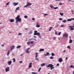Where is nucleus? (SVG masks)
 I'll return each instance as SVG.
<instances>
[{
	"mask_svg": "<svg viewBox=\"0 0 74 74\" xmlns=\"http://www.w3.org/2000/svg\"><path fill=\"white\" fill-rule=\"evenodd\" d=\"M20 15H18L17 17L15 18V19L16 21V23H18V22H21L22 20L21 18H19Z\"/></svg>",
	"mask_w": 74,
	"mask_h": 74,
	"instance_id": "1",
	"label": "nucleus"
},
{
	"mask_svg": "<svg viewBox=\"0 0 74 74\" xmlns=\"http://www.w3.org/2000/svg\"><path fill=\"white\" fill-rule=\"evenodd\" d=\"M34 35H37V36H39L40 38H41V35H40V33L39 32L37 33V31L36 30L35 31H34Z\"/></svg>",
	"mask_w": 74,
	"mask_h": 74,
	"instance_id": "2",
	"label": "nucleus"
},
{
	"mask_svg": "<svg viewBox=\"0 0 74 74\" xmlns=\"http://www.w3.org/2000/svg\"><path fill=\"white\" fill-rule=\"evenodd\" d=\"M47 67H50L51 68L50 70H52V69H54V67H53V65L52 64H49L47 66Z\"/></svg>",
	"mask_w": 74,
	"mask_h": 74,
	"instance_id": "3",
	"label": "nucleus"
},
{
	"mask_svg": "<svg viewBox=\"0 0 74 74\" xmlns=\"http://www.w3.org/2000/svg\"><path fill=\"white\" fill-rule=\"evenodd\" d=\"M35 54L36 55L35 56V58H36L35 59V60H38L39 59L38 58H37V56H38V53H36Z\"/></svg>",
	"mask_w": 74,
	"mask_h": 74,
	"instance_id": "4",
	"label": "nucleus"
},
{
	"mask_svg": "<svg viewBox=\"0 0 74 74\" xmlns=\"http://www.w3.org/2000/svg\"><path fill=\"white\" fill-rule=\"evenodd\" d=\"M36 26L37 27H40V23H37Z\"/></svg>",
	"mask_w": 74,
	"mask_h": 74,
	"instance_id": "5",
	"label": "nucleus"
},
{
	"mask_svg": "<svg viewBox=\"0 0 74 74\" xmlns=\"http://www.w3.org/2000/svg\"><path fill=\"white\" fill-rule=\"evenodd\" d=\"M49 55V53L48 52H46V54L45 53L43 54V56H48Z\"/></svg>",
	"mask_w": 74,
	"mask_h": 74,
	"instance_id": "6",
	"label": "nucleus"
},
{
	"mask_svg": "<svg viewBox=\"0 0 74 74\" xmlns=\"http://www.w3.org/2000/svg\"><path fill=\"white\" fill-rule=\"evenodd\" d=\"M63 37H68V34H67L65 33L63 35Z\"/></svg>",
	"mask_w": 74,
	"mask_h": 74,
	"instance_id": "7",
	"label": "nucleus"
},
{
	"mask_svg": "<svg viewBox=\"0 0 74 74\" xmlns=\"http://www.w3.org/2000/svg\"><path fill=\"white\" fill-rule=\"evenodd\" d=\"M12 63V61H10L8 62V64L9 66H10V65H11V64Z\"/></svg>",
	"mask_w": 74,
	"mask_h": 74,
	"instance_id": "8",
	"label": "nucleus"
},
{
	"mask_svg": "<svg viewBox=\"0 0 74 74\" xmlns=\"http://www.w3.org/2000/svg\"><path fill=\"white\" fill-rule=\"evenodd\" d=\"M32 63H29L28 67L29 68H31V67H32Z\"/></svg>",
	"mask_w": 74,
	"mask_h": 74,
	"instance_id": "9",
	"label": "nucleus"
},
{
	"mask_svg": "<svg viewBox=\"0 0 74 74\" xmlns=\"http://www.w3.org/2000/svg\"><path fill=\"white\" fill-rule=\"evenodd\" d=\"M58 61L59 62H62L63 61V60L62 59V58H59Z\"/></svg>",
	"mask_w": 74,
	"mask_h": 74,
	"instance_id": "10",
	"label": "nucleus"
},
{
	"mask_svg": "<svg viewBox=\"0 0 74 74\" xmlns=\"http://www.w3.org/2000/svg\"><path fill=\"white\" fill-rule=\"evenodd\" d=\"M9 67H8V68H7L6 69H5V71L6 72H7V71H8L9 70H10V69L9 68Z\"/></svg>",
	"mask_w": 74,
	"mask_h": 74,
	"instance_id": "11",
	"label": "nucleus"
},
{
	"mask_svg": "<svg viewBox=\"0 0 74 74\" xmlns=\"http://www.w3.org/2000/svg\"><path fill=\"white\" fill-rule=\"evenodd\" d=\"M13 4L14 6H16V5H17L18 4V3H16L15 2H14L13 3Z\"/></svg>",
	"mask_w": 74,
	"mask_h": 74,
	"instance_id": "12",
	"label": "nucleus"
},
{
	"mask_svg": "<svg viewBox=\"0 0 74 74\" xmlns=\"http://www.w3.org/2000/svg\"><path fill=\"white\" fill-rule=\"evenodd\" d=\"M69 27H70V30H74V28H73V27H72V26H69Z\"/></svg>",
	"mask_w": 74,
	"mask_h": 74,
	"instance_id": "13",
	"label": "nucleus"
},
{
	"mask_svg": "<svg viewBox=\"0 0 74 74\" xmlns=\"http://www.w3.org/2000/svg\"><path fill=\"white\" fill-rule=\"evenodd\" d=\"M15 49V46H13L11 48V50H12L13 49Z\"/></svg>",
	"mask_w": 74,
	"mask_h": 74,
	"instance_id": "14",
	"label": "nucleus"
},
{
	"mask_svg": "<svg viewBox=\"0 0 74 74\" xmlns=\"http://www.w3.org/2000/svg\"><path fill=\"white\" fill-rule=\"evenodd\" d=\"M74 20V18H71V19H68V21H72Z\"/></svg>",
	"mask_w": 74,
	"mask_h": 74,
	"instance_id": "15",
	"label": "nucleus"
},
{
	"mask_svg": "<svg viewBox=\"0 0 74 74\" xmlns=\"http://www.w3.org/2000/svg\"><path fill=\"white\" fill-rule=\"evenodd\" d=\"M27 5H28H28H32V3H27Z\"/></svg>",
	"mask_w": 74,
	"mask_h": 74,
	"instance_id": "16",
	"label": "nucleus"
},
{
	"mask_svg": "<svg viewBox=\"0 0 74 74\" xmlns=\"http://www.w3.org/2000/svg\"><path fill=\"white\" fill-rule=\"evenodd\" d=\"M45 64H46L45 63H43L41 65V66L42 67V66H45Z\"/></svg>",
	"mask_w": 74,
	"mask_h": 74,
	"instance_id": "17",
	"label": "nucleus"
},
{
	"mask_svg": "<svg viewBox=\"0 0 74 74\" xmlns=\"http://www.w3.org/2000/svg\"><path fill=\"white\" fill-rule=\"evenodd\" d=\"M14 19H11L10 21V22H14Z\"/></svg>",
	"mask_w": 74,
	"mask_h": 74,
	"instance_id": "18",
	"label": "nucleus"
},
{
	"mask_svg": "<svg viewBox=\"0 0 74 74\" xmlns=\"http://www.w3.org/2000/svg\"><path fill=\"white\" fill-rule=\"evenodd\" d=\"M10 50H9L8 51V53H7V56H9V54H10Z\"/></svg>",
	"mask_w": 74,
	"mask_h": 74,
	"instance_id": "19",
	"label": "nucleus"
},
{
	"mask_svg": "<svg viewBox=\"0 0 74 74\" xmlns=\"http://www.w3.org/2000/svg\"><path fill=\"white\" fill-rule=\"evenodd\" d=\"M69 42L70 44L72 43V42H73V40L71 39H70L69 40Z\"/></svg>",
	"mask_w": 74,
	"mask_h": 74,
	"instance_id": "20",
	"label": "nucleus"
},
{
	"mask_svg": "<svg viewBox=\"0 0 74 74\" xmlns=\"http://www.w3.org/2000/svg\"><path fill=\"white\" fill-rule=\"evenodd\" d=\"M29 42L30 44H34V42L33 41H29Z\"/></svg>",
	"mask_w": 74,
	"mask_h": 74,
	"instance_id": "21",
	"label": "nucleus"
},
{
	"mask_svg": "<svg viewBox=\"0 0 74 74\" xmlns=\"http://www.w3.org/2000/svg\"><path fill=\"white\" fill-rule=\"evenodd\" d=\"M60 15H61V16H63V14H64V13H62L61 12H60Z\"/></svg>",
	"mask_w": 74,
	"mask_h": 74,
	"instance_id": "22",
	"label": "nucleus"
},
{
	"mask_svg": "<svg viewBox=\"0 0 74 74\" xmlns=\"http://www.w3.org/2000/svg\"><path fill=\"white\" fill-rule=\"evenodd\" d=\"M21 46H18L16 47V48H18V49H19V48H21Z\"/></svg>",
	"mask_w": 74,
	"mask_h": 74,
	"instance_id": "23",
	"label": "nucleus"
},
{
	"mask_svg": "<svg viewBox=\"0 0 74 74\" xmlns=\"http://www.w3.org/2000/svg\"><path fill=\"white\" fill-rule=\"evenodd\" d=\"M53 29V27H50L49 29V31H51V29Z\"/></svg>",
	"mask_w": 74,
	"mask_h": 74,
	"instance_id": "24",
	"label": "nucleus"
},
{
	"mask_svg": "<svg viewBox=\"0 0 74 74\" xmlns=\"http://www.w3.org/2000/svg\"><path fill=\"white\" fill-rule=\"evenodd\" d=\"M51 55L52 56H55V54H54L53 53H51Z\"/></svg>",
	"mask_w": 74,
	"mask_h": 74,
	"instance_id": "25",
	"label": "nucleus"
},
{
	"mask_svg": "<svg viewBox=\"0 0 74 74\" xmlns=\"http://www.w3.org/2000/svg\"><path fill=\"white\" fill-rule=\"evenodd\" d=\"M12 60L13 61V62L14 63L15 62V58H14L12 59Z\"/></svg>",
	"mask_w": 74,
	"mask_h": 74,
	"instance_id": "26",
	"label": "nucleus"
},
{
	"mask_svg": "<svg viewBox=\"0 0 74 74\" xmlns=\"http://www.w3.org/2000/svg\"><path fill=\"white\" fill-rule=\"evenodd\" d=\"M50 7L51 8H53V5H51L50 6Z\"/></svg>",
	"mask_w": 74,
	"mask_h": 74,
	"instance_id": "27",
	"label": "nucleus"
},
{
	"mask_svg": "<svg viewBox=\"0 0 74 74\" xmlns=\"http://www.w3.org/2000/svg\"><path fill=\"white\" fill-rule=\"evenodd\" d=\"M62 22L64 23H66V20H64L62 21Z\"/></svg>",
	"mask_w": 74,
	"mask_h": 74,
	"instance_id": "28",
	"label": "nucleus"
},
{
	"mask_svg": "<svg viewBox=\"0 0 74 74\" xmlns=\"http://www.w3.org/2000/svg\"><path fill=\"white\" fill-rule=\"evenodd\" d=\"M44 51V49H41L39 50V51Z\"/></svg>",
	"mask_w": 74,
	"mask_h": 74,
	"instance_id": "29",
	"label": "nucleus"
},
{
	"mask_svg": "<svg viewBox=\"0 0 74 74\" xmlns=\"http://www.w3.org/2000/svg\"><path fill=\"white\" fill-rule=\"evenodd\" d=\"M71 68H73V69H74V66H73V65H71L70 66Z\"/></svg>",
	"mask_w": 74,
	"mask_h": 74,
	"instance_id": "30",
	"label": "nucleus"
},
{
	"mask_svg": "<svg viewBox=\"0 0 74 74\" xmlns=\"http://www.w3.org/2000/svg\"><path fill=\"white\" fill-rule=\"evenodd\" d=\"M19 9V7H18L17 8H16V10H18Z\"/></svg>",
	"mask_w": 74,
	"mask_h": 74,
	"instance_id": "31",
	"label": "nucleus"
},
{
	"mask_svg": "<svg viewBox=\"0 0 74 74\" xmlns=\"http://www.w3.org/2000/svg\"><path fill=\"white\" fill-rule=\"evenodd\" d=\"M57 8H58V7H56L54 8V10H56Z\"/></svg>",
	"mask_w": 74,
	"mask_h": 74,
	"instance_id": "32",
	"label": "nucleus"
},
{
	"mask_svg": "<svg viewBox=\"0 0 74 74\" xmlns=\"http://www.w3.org/2000/svg\"><path fill=\"white\" fill-rule=\"evenodd\" d=\"M67 48H69V49H70V48H71L70 47V46H67Z\"/></svg>",
	"mask_w": 74,
	"mask_h": 74,
	"instance_id": "33",
	"label": "nucleus"
},
{
	"mask_svg": "<svg viewBox=\"0 0 74 74\" xmlns=\"http://www.w3.org/2000/svg\"><path fill=\"white\" fill-rule=\"evenodd\" d=\"M29 34H32V31H30V32L29 33Z\"/></svg>",
	"mask_w": 74,
	"mask_h": 74,
	"instance_id": "34",
	"label": "nucleus"
},
{
	"mask_svg": "<svg viewBox=\"0 0 74 74\" xmlns=\"http://www.w3.org/2000/svg\"><path fill=\"white\" fill-rule=\"evenodd\" d=\"M50 59H53V57H51L50 58Z\"/></svg>",
	"mask_w": 74,
	"mask_h": 74,
	"instance_id": "35",
	"label": "nucleus"
},
{
	"mask_svg": "<svg viewBox=\"0 0 74 74\" xmlns=\"http://www.w3.org/2000/svg\"><path fill=\"white\" fill-rule=\"evenodd\" d=\"M61 32H59L58 33V36H60L61 34Z\"/></svg>",
	"mask_w": 74,
	"mask_h": 74,
	"instance_id": "36",
	"label": "nucleus"
},
{
	"mask_svg": "<svg viewBox=\"0 0 74 74\" xmlns=\"http://www.w3.org/2000/svg\"><path fill=\"white\" fill-rule=\"evenodd\" d=\"M24 18H27V16L26 15L25 16Z\"/></svg>",
	"mask_w": 74,
	"mask_h": 74,
	"instance_id": "37",
	"label": "nucleus"
},
{
	"mask_svg": "<svg viewBox=\"0 0 74 74\" xmlns=\"http://www.w3.org/2000/svg\"><path fill=\"white\" fill-rule=\"evenodd\" d=\"M32 21H35V18H32Z\"/></svg>",
	"mask_w": 74,
	"mask_h": 74,
	"instance_id": "38",
	"label": "nucleus"
},
{
	"mask_svg": "<svg viewBox=\"0 0 74 74\" xmlns=\"http://www.w3.org/2000/svg\"><path fill=\"white\" fill-rule=\"evenodd\" d=\"M27 44H28V45H30V42H27Z\"/></svg>",
	"mask_w": 74,
	"mask_h": 74,
	"instance_id": "39",
	"label": "nucleus"
},
{
	"mask_svg": "<svg viewBox=\"0 0 74 74\" xmlns=\"http://www.w3.org/2000/svg\"><path fill=\"white\" fill-rule=\"evenodd\" d=\"M10 2H9L8 3H7V5H8L9 4H10Z\"/></svg>",
	"mask_w": 74,
	"mask_h": 74,
	"instance_id": "40",
	"label": "nucleus"
},
{
	"mask_svg": "<svg viewBox=\"0 0 74 74\" xmlns=\"http://www.w3.org/2000/svg\"><path fill=\"white\" fill-rule=\"evenodd\" d=\"M28 6L27 5V4L25 6H24V8L27 7H28Z\"/></svg>",
	"mask_w": 74,
	"mask_h": 74,
	"instance_id": "41",
	"label": "nucleus"
},
{
	"mask_svg": "<svg viewBox=\"0 0 74 74\" xmlns=\"http://www.w3.org/2000/svg\"><path fill=\"white\" fill-rule=\"evenodd\" d=\"M32 74H37V73H36L35 72H32Z\"/></svg>",
	"mask_w": 74,
	"mask_h": 74,
	"instance_id": "42",
	"label": "nucleus"
},
{
	"mask_svg": "<svg viewBox=\"0 0 74 74\" xmlns=\"http://www.w3.org/2000/svg\"><path fill=\"white\" fill-rule=\"evenodd\" d=\"M41 68H40L38 70V71H40V70H41Z\"/></svg>",
	"mask_w": 74,
	"mask_h": 74,
	"instance_id": "43",
	"label": "nucleus"
},
{
	"mask_svg": "<svg viewBox=\"0 0 74 74\" xmlns=\"http://www.w3.org/2000/svg\"><path fill=\"white\" fill-rule=\"evenodd\" d=\"M59 20H60V21H63V19H62V18H60L59 19Z\"/></svg>",
	"mask_w": 74,
	"mask_h": 74,
	"instance_id": "44",
	"label": "nucleus"
},
{
	"mask_svg": "<svg viewBox=\"0 0 74 74\" xmlns=\"http://www.w3.org/2000/svg\"><path fill=\"white\" fill-rule=\"evenodd\" d=\"M26 53H29V51L27 50H26Z\"/></svg>",
	"mask_w": 74,
	"mask_h": 74,
	"instance_id": "45",
	"label": "nucleus"
},
{
	"mask_svg": "<svg viewBox=\"0 0 74 74\" xmlns=\"http://www.w3.org/2000/svg\"><path fill=\"white\" fill-rule=\"evenodd\" d=\"M44 16H47V15H48V14H44Z\"/></svg>",
	"mask_w": 74,
	"mask_h": 74,
	"instance_id": "46",
	"label": "nucleus"
},
{
	"mask_svg": "<svg viewBox=\"0 0 74 74\" xmlns=\"http://www.w3.org/2000/svg\"><path fill=\"white\" fill-rule=\"evenodd\" d=\"M62 4H63V3H60L59 4V5H62Z\"/></svg>",
	"mask_w": 74,
	"mask_h": 74,
	"instance_id": "47",
	"label": "nucleus"
},
{
	"mask_svg": "<svg viewBox=\"0 0 74 74\" xmlns=\"http://www.w3.org/2000/svg\"><path fill=\"white\" fill-rule=\"evenodd\" d=\"M22 34H21V33H19L18 34V35H22Z\"/></svg>",
	"mask_w": 74,
	"mask_h": 74,
	"instance_id": "48",
	"label": "nucleus"
},
{
	"mask_svg": "<svg viewBox=\"0 0 74 74\" xmlns=\"http://www.w3.org/2000/svg\"><path fill=\"white\" fill-rule=\"evenodd\" d=\"M56 37H54L53 38V40H56Z\"/></svg>",
	"mask_w": 74,
	"mask_h": 74,
	"instance_id": "49",
	"label": "nucleus"
},
{
	"mask_svg": "<svg viewBox=\"0 0 74 74\" xmlns=\"http://www.w3.org/2000/svg\"><path fill=\"white\" fill-rule=\"evenodd\" d=\"M55 34H58V32H56V31L55 32Z\"/></svg>",
	"mask_w": 74,
	"mask_h": 74,
	"instance_id": "50",
	"label": "nucleus"
},
{
	"mask_svg": "<svg viewBox=\"0 0 74 74\" xmlns=\"http://www.w3.org/2000/svg\"><path fill=\"white\" fill-rule=\"evenodd\" d=\"M62 0H56V1H62Z\"/></svg>",
	"mask_w": 74,
	"mask_h": 74,
	"instance_id": "51",
	"label": "nucleus"
},
{
	"mask_svg": "<svg viewBox=\"0 0 74 74\" xmlns=\"http://www.w3.org/2000/svg\"><path fill=\"white\" fill-rule=\"evenodd\" d=\"M61 27H64V25H61Z\"/></svg>",
	"mask_w": 74,
	"mask_h": 74,
	"instance_id": "52",
	"label": "nucleus"
},
{
	"mask_svg": "<svg viewBox=\"0 0 74 74\" xmlns=\"http://www.w3.org/2000/svg\"><path fill=\"white\" fill-rule=\"evenodd\" d=\"M59 66V64H57V66Z\"/></svg>",
	"mask_w": 74,
	"mask_h": 74,
	"instance_id": "53",
	"label": "nucleus"
},
{
	"mask_svg": "<svg viewBox=\"0 0 74 74\" xmlns=\"http://www.w3.org/2000/svg\"><path fill=\"white\" fill-rule=\"evenodd\" d=\"M19 63H22V61H20Z\"/></svg>",
	"mask_w": 74,
	"mask_h": 74,
	"instance_id": "54",
	"label": "nucleus"
},
{
	"mask_svg": "<svg viewBox=\"0 0 74 74\" xmlns=\"http://www.w3.org/2000/svg\"><path fill=\"white\" fill-rule=\"evenodd\" d=\"M29 49H30V48H28L27 49V50H28H28H29Z\"/></svg>",
	"mask_w": 74,
	"mask_h": 74,
	"instance_id": "55",
	"label": "nucleus"
},
{
	"mask_svg": "<svg viewBox=\"0 0 74 74\" xmlns=\"http://www.w3.org/2000/svg\"><path fill=\"white\" fill-rule=\"evenodd\" d=\"M4 45H1L2 47H4Z\"/></svg>",
	"mask_w": 74,
	"mask_h": 74,
	"instance_id": "56",
	"label": "nucleus"
},
{
	"mask_svg": "<svg viewBox=\"0 0 74 74\" xmlns=\"http://www.w3.org/2000/svg\"><path fill=\"white\" fill-rule=\"evenodd\" d=\"M69 38L70 39H71V36H69Z\"/></svg>",
	"mask_w": 74,
	"mask_h": 74,
	"instance_id": "57",
	"label": "nucleus"
},
{
	"mask_svg": "<svg viewBox=\"0 0 74 74\" xmlns=\"http://www.w3.org/2000/svg\"><path fill=\"white\" fill-rule=\"evenodd\" d=\"M25 30H27V29H27V28H25Z\"/></svg>",
	"mask_w": 74,
	"mask_h": 74,
	"instance_id": "58",
	"label": "nucleus"
},
{
	"mask_svg": "<svg viewBox=\"0 0 74 74\" xmlns=\"http://www.w3.org/2000/svg\"><path fill=\"white\" fill-rule=\"evenodd\" d=\"M68 59V58H67V57H66V60H67Z\"/></svg>",
	"mask_w": 74,
	"mask_h": 74,
	"instance_id": "59",
	"label": "nucleus"
},
{
	"mask_svg": "<svg viewBox=\"0 0 74 74\" xmlns=\"http://www.w3.org/2000/svg\"><path fill=\"white\" fill-rule=\"evenodd\" d=\"M23 55V54H21V55H20V56H22Z\"/></svg>",
	"mask_w": 74,
	"mask_h": 74,
	"instance_id": "60",
	"label": "nucleus"
},
{
	"mask_svg": "<svg viewBox=\"0 0 74 74\" xmlns=\"http://www.w3.org/2000/svg\"><path fill=\"white\" fill-rule=\"evenodd\" d=\"M73 12V10H72V11H71V12H72V13Z\"/></svg>",
	"mask_w": 74,
	"mask_h": 74,
	"instance_id": "61",
	"label": "nucleus"
},
{
	"mask_svg": "<svg viewBox=\"0 0 74 74\" xmlns=\"http://www.w3.org/2000/svg\"><path fill=\"white\" fill-rule=\"evenodd\" d=\"M63 52H66V50H64Z\"/></svg>",
	"mask_w": 74,
	"mask_h": 74,
	"instance_id": "62",
	"label": "nucleus"
},
{
	"mask_svg": "<svg viewBox=\"0 0 74 74\" xmlns=\"http://www.w3.org/2000/svg\"><path fill=\"white\" fill-rule=\"evenodd\" d=\"M34 37H35V38H36V36H34Z\"/></svg>",
	"mask_w": 74,
	"mask_h": 74,
	"instance_id": "63",
	"label": "nucleus"
},
{
	"mask_svg": "<svg viewBox=\"0 0 74 74\" xmlns=\"http://www.w3.org/2000/svg\"><path fill=\"white\" fill-rule=\"evenodd\" d=\"M73 74H74V71H73Z\"/></svg>",
	"mask_w": 74,
	"mask_h": 74,
	"instance_id": "64",
	"label": "nucleus"
}]
</instances>
